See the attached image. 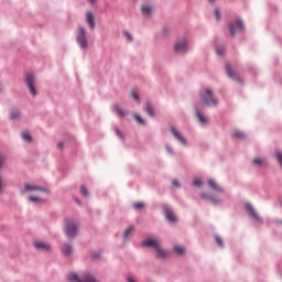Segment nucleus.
I'll return each mask as SVG.
<instances>
[{
  "label": "nucleus",
  "instance_id": "f257e3e1",
  "mask_svg": "<svg viewBox=\"0 0 282 282\" xmlns=\"http://www.w3.org/2000/svg\"><path fill=\"white\" fill-rule=\"evenodd\" d=\"M143 247L147 248H154V250H156L158 252V257H160L161 259H164V257H166L169 254V252L164 249H162V246H160V241L155 240V239H148L144 240L142 242Z\"/></svg>",
  "mask_w": 282,
  "mask_h": 282
},
{
  "label": "nucleus",
  "instance_id": "f03ea898",
  "mask_svg": "<svg viewBox=\"0 0 282 282\" xmlns=\"http://www.w3.org/2000/svg\"><path fill=\"white\" fill-rule=\"evenodd\" d=\"M200 98L203 102L207 105V107H217V105H219V100L215 98L210 88H206L203 93H200Z\"/></svg>",
  "mask_w": 282,
  "mask_h": 282
},
{
  "label": "nucleus",
  "instance_id": "7ed1b4c3",
  "mask_svg": "<svg viewBox=\"0 0 282 282\" xmlns=\"http://www.w3.org/2000/svg\"><path fill=\"white\" fill-rule=\"evenodd\" d=\"M64 234L68 239H74L78 235V225L72 219L65 221Z\"/></svg>",
  "mask_w": 282,
  "mask_h": 282
},
{
  "label": "nucleus",
  "instance_id": "20e7f679",
  "mask_svg": "<svg viewBox=\"0 0 282 282\" xmlns=\"http://www.w3.org/2000/svg\"><path fill=\"white\" fill-rule=\"evenodd\" d=\"M68 281L69 282H98L91 273H84L80 278H78V274L76 273H70L68 275Z\"/></svg>",
  "mask_w": 282,
  "mask_h": 282
},
{
  "label": "nucleus",
  "instance_id": "39448f33",
  "mask_svg": "<svg viewBox=\"0 0 282 282\" xmlns=\"http://www.w3.org/2000/svg\"><path fill=\"white\" fill-rule=\"evenodd\" d=\"M24 80L26 86L29 87L30 94L32 96H36V88H34V83L36 79L34 78V75L32 73H26Z\"/></svg>",
  "mask_w": 282,
  "mask_h": 282
},
{
  "label": "nucleus",
  "instance_id": "423d86ee",
  "mask_svg": "<svg viewBox=\"0 0 282 282\" xmlns=\"http://www.w3.org/2000/svg\"><path fill=\"white\" fill-rule=\"evenodd\" d=\"M77 43L82 50H87V36L85 35V29L83 26L78 28Z\"/></svg>",
  "mask_w": 282,
  "mask_h": 282
},
{
  "label": "nucleus",
  "instance_id": "0eeeda50",
  "mask_svg": "<svg viewBox=\"0 0 282 282\" xmlns=\"http://www.w3.org/2000/svg\"><path fill=\"white\" fill-rule=\"evenodd\" d=\"M34 191H37L40 193H50L47 188L37 185H32L30 183L24 184V189L22 191V193H32Z\"/></svg>",
  "mask_w": 282,
  "mask_h": 282
},
{
  "label": "nucleus",
  "instance_id": "6e6552de",
  "mask_svg": "<svg viewBox=\"0 0 282 282\" xmlns=\"http://www.w3.org/2000/svg\"><path fill=\"white\" fill-rule=\"evenodd\" d=\"M229 30L232 36H235L237 32H243V22L241 20H237L236 25L232 22L229 23Z\"/></svg>",
  "mask_w": 282,
  "mask_h": 282
},
{
  "label": "nucleus",
  "instance_id": "1a4fd4ad",
  "mask_svg": "<svg viewBox=\"0 0 282 282\" xmlns=\"http://www.w3.org/2000/svg\"><path fill=\"white\" fill-rule=\"evenodd\" d=\"M174 50H175V52H178V53L187 52V50H188V41L187 40L178 41L175 44Z\"/></svg>",
  "mask_w": 282,
  "mask_h": 282
},
{
  "label": "nucleus",
  "instance_id": "9d476101",
  "mask_svg": "<svg viewBox=\"0 0 282 282\" xmlns=\"http://www.w3.org/2000/svg\"><path fill=\"white\" fill-rule=\"evenodd\" d=\"M61 252L62 254H64V257H72V252H74V247H72V245L69 243H64L62 246Z\"/></svg>",
  "mask_w": 282,
  "mask_h": 282
},
{
  "label": "nucleus",
  "instance_id": "9b49d317",
  "mask_svg": "<svg viewBox=\"0 0 282 282\" xmlns=\"http://www.w3.org/2000/svg\"><path fill=\"white\" fill-rule=\"evenodd\" d=\"M171 132L173 133L174 138L181 142V144H186V139L177 129H175V127H171Z\"/></svg>",
  "mask_w": 282,
  "mask_h": 282
},
{
  "label": "nucleus",
  "instance_id": "f8f14e48",
  "mask_svg": "<svg viewBox=\"0 0 282 282\" xmlns=\"http://www.w3.org/2000/svg\"><path fill=\"white\" fill-rule=\"evenodd\" d=\"M86 23L89 25L90 30L96 28V22L94 21V13L91 11L86 12Z\"/></svg>",
  "mask_w": 282,
  "mask_h": 282
},
{
  "label": "nucleus",
  "instance_id": "ddd939ff",
  "mask_svg": "<svg viewBox=\"0 0 282 282\" xmlns=\"http://www.w3.org/2000/svg\"><path fill=\"white\" fill-rule=\"evenodd\" d=\"M34 248L36 250H44L45 252H50V250H52V247L50 245L41 241L34 242Z\"/></svg>",
  "mask_w": 282,
  "mask_h": 282
},
{
  "label": "nucleus",
  "instance_id": "4468645a",
  "mask_svg": "<svg viewBox=\"0 0 282 282\" xmlns=\"http://www.w3.org/2000/svg\"><path fill=\"white\" fill-rule=\"evenodd\" d=\"M226 73L229 76V78H234V80H239V74L232 70V66H230V64L226 65Z\"/></svg>",
  "mask_w": 282,
  "mask_h": 282
},
{
  "label": "nucleus",
  "instance_id": "2eb2a0df",
  "mask_svg": "<svg viewBox=\"0 0 282 282\" xmlns=\"http://www.w3.org/2000/svg\"><path fill=\"white\" fill-rule=\"evenodd\" d=\"M111 109L115 113H117V116H119V118H124V116H127L124 110L119 105H113Z\"/></svg>",
  "mask_w": 282,
  "mask_h": 282
},
{
  "label": "nucleus",
  "instance_id": "dca6fc26",
  "mask_svg": "<svg viewBox=\"0 0 282 282\" xmlns=\"http://www.w3.org/2000/svg\"><path fill=\"white\" fill-rule=\"evenodd\" d=\"M133 230H135V227L130 226L123 230L122 239L123 241H127L131 235H133Z\"/></svg>",
  "mask_w": 282,
  "mask_h": 282
},
{
  "label": "nucleus",
  "instance_id": "f3484780",
  "mask_svg": "<svg viewBox=\"0 0 282 282\" xmlns=\"http://www.w3.org/2000/svg\"><path fill=\"white\" fill-rule=\"evenodd\" d=\"M145 111L147 113L153 118V116H155V109L153 108V105L151 102H147L145 105Z\"/></svg>",
  "mask_w": 282,
  "mask_h": 282
},
{
  "label": "nucleus",
  "instance_id": "a211bd4d",
  "mask_svg": "<svg viewBox=\"0 0 282 282\" xmlns=\"http://www.w3.org/2000/svg\"><path fill=\"white\" fill-rule=\"evenodd\" d=\"M165 215L169 221H177V217L171 209H166Z\"/></svg>",
  "mask_w": 282,
  "mask_h": 282
},
{
  "label": "nucleus",
  "instance_id": "6ab92c4d",
  "mask_svg": "<svg viewBox=\"0 0 282 282\" xmlns=\"http://www.w3.org/2000/svg\"><path fill=\"white\" fill-rule=\"evenodd\" d=\"M196 116H197L199 122H202V124L208 123V119L206 117H204V115H202V112L199 110H196Z\"/></svg>",
  "mask_w": 282,
  "mask_h": 282
},
{
  "label": "nucleus",
  "instance_id": "aec40b11",
  "mask_svg": "<svg viewBox=\"0 0 282 282\" xmlns=\"http://www.w3.org/2000/svg\"><path fill=\"white\" fill-rule=\"evenodd\" d=\"M247 210H249V213H251L252 217H254V219H259V214H257V212L254 210V207H252V205L247 204L246 205Z\"/></svg>",
  "mask_w": 282,
  "mask_h": 282
},
{
  "label": "nucleus",
  "instance_id": "412c9836",
  "mask_svg": "<svg viewBox=\"0 0 282 282\" xmlns=\"http://www.w3.org/2000/svg\"><path fill=\"white\" fill-rule=\"evenodd\" d=\"M11 120H19L21 118V112L19 110H12L10 112Z\"/></svg>",
  "mask_w": 282,
  "mask_h": 282
},
{
  "label": "nucleus",
  "instance_id": "4be33fe9",
  "mask_svg": "<svg viewBox=\"0 0 282 282\" xmlns=\"http://www.w3.org/2000/svg\"><path fill=\"white\" fill-rule=\"evenodd\" d=\"M141 11L142 14H151V12H153V8H151L150 6H142Z\"/></svg>",
  "mask_w": 282,
  "mask_h": 282
},
{
  "label": "nucleus",
  "instance_id": "5701e85b",
  "mask_svg": "<svg viewBox=\"0 0 282 282\" xmlns=\"http://www.w3.org/2000/svg\"><path fill=\"white\" fill-rule=\"evenodd\" d=\"M234 138H237L238 140H243V138H246V133H243L242 131L240 130H236L234 132Z\"/></svg>",
  "mask_w": 282,
  "mask_h": 282
},
{
  "label": "nucleus",
  "instance_id": "b1692460",
  "mask_svg": "<svg viewBox=\"0 0 282 282\" xmlns=\"http://www.w3.org/2000/svg\"><path fill=\"white\" fill-rule=\"evenodd\" d=\"M208 184L212 188H214V191H221V188H219V185H217V182H215V180L210 178L208 181Z\"/></svg>",
  "mask_w": 282,
  "mask_h": 282
},
{
  "label": "nucleus",
  "instance_id": "393cba45",
  "mask_svg": "<svg viewBox=\"0 0 282 282\" xmlns=\"http://www.w3.org/2000/svg\"><path fill=\"white\" fill-rule=\"evenodd\" d=\"M174 250L177 254H185L186 253V248H184L183 246H175Z\"/></svg>",
  "mask_w": 282,
  "mask_h": 282
},
{
  "label": "nucleus",
  "instance_id": "a878e982",
  "mask_svg": "<svg viewBox=\"0 0 282 282\" xmlns=\"http://www.w3.org/2000/svg\"><path fill=\"white\" fill-rule=\"evenodd\" d=\"M79 193L84 195V197H89V192L87 191V187H85V185L80 186Z\"/></svg>",
  "mask_w": 282,
  "mask_h": 282
},
{
  "label": "nucleus",
  "instance_id": "bb28decb",
  "mask_svg": "<svg viewBox=\"0 0 282 282\" xmlns=\"http://www.w3.org/2000/svg\"><path fill=\"white\" fill-rule=\"evenodd\" d=\"M22 139L25 141V142H32V137L30 135V133L28 132H22Z\"/></svg>",
  "mask_w": 282,
  "mask_h": 282
},
{
  "label": "nucleus",
  "instance_id": "cd10ccee",
  "mask_svg": "<svg viewBox=\"0 0 282 282\" xmlns=\"http://www.w3.org/2000/svg\"><path fill=\"white\" fill-rule=\"evenodd\" d=\"M275 156H276V160H278L280 166L282 167V152L280 150H276Z\"/></svg>",
  "mask_w": 282,
  "mask_h": 282
},
{
  "label": "nucleus",
  "instance_id": "c85d7f7f",
  "mask_svg": "<svg viewBox=\"0 0 282 282\" xmlns=\"http://www.w3.org/2000/svg\"><path fill=\"white\" fill-rule=\"evenodd\" d=\"M134 120L139 123V124H144V119H142V117H140V115L134 113L133 115Z\"/></svg>",
  "mask_w": 282,
  "mask_h": 282
},
{
  "label": "nucleus",
  "instance_id": "c756f323",
  "mask_svg": "<svg viewBox=\"0 0 282 282\" xmlns=\"http://www.w3.org/2000/svg\"><path fill=\"white\" fill-rule=\"evenodd\" d=\"M144 208V205L142 203H134L133 204V209L134 210H142Z\"/></svg>",
  "mask_w": 282,
  "mask_h": 282
},
{
  "label": "nucleus",
  "instance_id": "7c9ffc66",
  "mask_svg": "<svg viewBox=\"0 0 282 282\" xmlns=\"http://www.w3.org/2000/svg\"><path fill=\"white\" fill-rule=\"evenodd\" d=\"M263 162H265V159H254L253 160V164H256V166H261V164H263Z\"/></svg>",
  "mask_w": 282,
  "mask_h": 282
},
{
  "label": "nucleus",
  "instance_id": "2f4dec72",
  "mask_svg": "<svg viewBox=\"0 0 282 282\" xmlns=\"http://www.w3.org/2000/svg\"><path fill=\"white\" fill-rule=\"evenodd\" d=\"M123 36H126L127 41H130V42L133 41V37L131 36V34L127 31L123 32Z\"/></svg>",
  "mask_w": 282,
  "mask_h": 282
},
{
  "label": "nucleus",
  "instance_id": "473e14b6",
  "mask_svg": "<svg viewBox=\"0 0 282 282\" xmlns=\"http://www.w3.org/2000/svg\"><path fill=\"white\" fill-rule=\"evenodd\" d=\"M29 202H41V198H39L37 196H29Z\"/></svg>",
  "mask_w": 282,
  "mask_h": 282
},
{
  "label": "nucleus",
  "instance_id": "72a5a7b5",
  "mask_svg": "<svg viewBox=\"0 0 282 282\" xmlns=\"http://www.w3.org/2000/svg\"><path fill=\"white\" fill-rule=\"evenodd\" d=\"M115 133L118 135V138H121V140L124 138V135L120 132V129L116 128Z\"/></svg>",
  "mask_w": 282,
  "mask_h": 282
},
{
  "label": "nucleus",
  "instance_id": "f704fd0d",
  "mask_svg": "<svg viewBox=\"0 0 282 282\" xmlns=\"http://www.w3.org/2000/svg\"><path fill=\"white\" fill-rule=\"evenodd\" d=\"M216 241H217L218 246H224V240L221 239V237L217 236Z\"/></svg>",
  "mask_w": 282,
  "mask_h": 282
},
{
  "label": "nucleus",
  "instance_id": "c9c22d12",
  "mask_svg": "<svg viewBox=\"0 0 282 282\" xmlns=\"http://www.w3.org/2000/svg\"><path fill=\"white\" fill-rule=\"evenodd\" d=\"M215 14H216L217 21H219V19H221V13H219V9L215 10Z\"/></svg>",
  "mask_w": 282,
  "mask_h": 282
},
{
  "label": "nucleus",
  "instance_id": "e433bc0d",
  "mask_svg": "<svg viewBox=\"0 0 282 282\" xmlns=\"http://www.w3.org/2000/svg\"><path fill=\"white\" fill-rule=\"evenodd\" d=\"M217 55L224 56V48H217Z\"/></svg>",
  "mask_w": 282,
  "mask_h": 282
},
{
  "label": "nucleus",
  "instance_id": "4c0bfd02",
  "mask_svg": "<svg viewBox=\"0 0 282 282\" xmlns=\"http://www.w3.org/2000/svg\"><path fill=\"white\" fill-rule=\"evenodd\" d=\"M172 184H173V186H176V188H180V181L174 180V181L172 182Z\"/></svg>",
  "mask_w": 282,
  "mask_h": 282
},
{
  "label": "nucleus",
  "instance_id": "58836bf2",
  "mask_svg": "<svg viewBox=\"0 0 282 282\" xmlns=\"http://www.w3.org/2000/svg\"><path fill=\"white\" fill-rule=\"evenodd\" d=\"M131 96H132L133 100H138L139 99V96H138V94H135V91H132Z\"/></svg>",
  "mask_w": 282,
  "mask_h": 282
},
{
  "label": "nucleus",
  "instance_id": "ea45409f",
  "mask_svg": "<svg viewBox=\"0 0 282 282\" xmlns=\"http://www.w3.org/2000/svg\"><path fill=\"white\" fill-rule=\"evenodd\" d=\"M93 259H100V252L93 253Z\"/></svg>",
  "mask_w": 282,
  "mask_h": 282
},
{
  "label": "nucleus",
  "instance_id": "a19ab883",
  "mask_svg": "<svg viewBox=\"0 0 282 282\" xmlns=\"http://www.w3.org/2000/svg\"><path fill=\"white\" fill-rule=\"evenodd\" d=\"M194 184L195 186H202V180H195Z\"/></svg>",
  "mask_w": 282,
  "mask_h": 282
},
{
  "label": "nucleus",
  "instance_id": "79ce46f5",
  "mask_svg": "<svg viewBox=\"0 0 282 282\" xmlns=\"http://www.w3.org/2000/svg\"><path fill=\"white\" fill-rule=\"evenodd\" d=\"M127 282H135V279H133L132 276H127Z\"/></svg>",
  "mask_w": 282,
  "mask_h": 282
},
{
  "label": "nucleus",
  "instance_id": "37998d69",
  "mask_svg": "<svg viewBox=\"0 0 282 282\" xmlns=\"http://www.w3.org/2000/svg\"><path fill=\"white\" fill-rule=\"evenodd\" d=\"M3 166V155L0 154V169Z\"/></svg>",
  "mask_w": 282,
  "mask_h": 282
},
{
  "label": "nucleus",
  "instance_id": "c03bdc74",
  "mask_svg": "<svg viewBox=\"0 0 282 282\" xmlns=\"http://www.w3.org/2000/svg\"><path fill=\"white\" fill-rule=\"evenodd\" d=\"M57 149H63V142L57 143Z\"/></svg>",
  "mask_w": 282,
  "mask_h": 282
},
{
  "label": "nucleus",
  "instance_id": "a18cd8bd",
  "mask_svg": "<svg viewBox=\"0 0 282 282\" xmlns=\"http://www.w3.org/2000/svg\"><path fill=\"white\" fill-rule=\"evenodd\" d=\"M89 3H96V0H88Z\"/></svg>",
  "mask_w": 282,
  "mask_h": 282
},
{
  "label": "nucleus",
  "instance_id": "49530a36",
  "mask_svg": "<svg viewBox=\"0 0 282 282\" xmlns=\"http://www.w3.org/2000/svg\"><path fill=\"white\" fill-rule=\"evenodd\" d=\"M210 3H214L215 0H208Z\"/></svg>",
  "mask_w": 282,
  "mask_h": 282
}]
</instances>
